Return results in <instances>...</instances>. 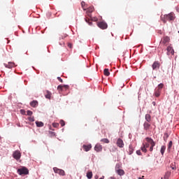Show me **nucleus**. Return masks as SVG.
<instances>
[{"mask_svg": "<svg viewBox=\"0 0 179 179\" xmlns=\"http://www.w3.org/2000/svg\"><path fill=\"white\" fill-rule=\"evenodd\" d=\"M4 65L7 69H12L15 66V63L13 62H8V64H5Z\"/></svg>", "mask_w": 179, "mask_h": 179, "instance_id": "nucleus-16", "label": "nucleus"}, {"mask_svg": "<svg viewBox=\"0 0 179 179\" xmlns=\"http://www.w3.org/2000/svg\"><path fill=\"white\" fill-rule=\"evenodd\" d=\"M171 167L172 168L173 170H176V166L173 165V164L171 165Z\"/></svg>", "mask_w": 179, "mask_h": 179, "instance_id": "nucleus-44", "label": "nucleus"}, {"mask_svg": "<svg viewBox=\"0 0 179 179\" xmlns=\"http://www.w3.org/2000/svg\"><path fill=\"white\" fill-rule=\"evenodd\" d=\"M117 145L120 148H124V141H122V138H117Z\"/></svg>", "mask_w": 179, "mask_h": 179, "instance_id": "nucleus-14", "label": "nucleus"}, {"mask_svg": "<svg viewBox=\"0 0 179 179\" xmlns=\"http://www.w3.org/2000/svg\"><path fill=\"white\" fill-rule=\"evenodd\" d=\"M164 85L162 84V83L158 85V89L159 90L160 93L162 92V88L164 87Z\"/></svg>", "mask_w": 179, "mask_h": 179, "instance_id": "nucleus-32", "label": "nucleus"}, {"mask_svg": "<svg viewBox=\"0 0 179 179\" xmlns=\"http://www.w3.org/2000/svg\"><path fill=\"white\" fill-rule=\"evenodd\" d=\"M17 173L22 176V174H29V171L26 167H22L20 169H17Z\"/></svg>", "mask_w": 179, "mask_h": 179, "instance_id": "nucleus-4", "label": "nucleus"}, {"mask_svg": "<svg viewBox=\"0 0 179 179\" xmlns=\"http://www.w3.org/2000/svg\"><path fill=\"white\" fill-rule=\"evenodd\" d=\"M52 126L54 127H59V123H52Z\"/></svg>", "mask_w": 179, "mask_h": 179, "instance_id": "nucleus-40", "label": "nucleus"}, {"mask_svg": "<svg viewBox=\"0 0 179 179\" xmlns=\"http://www.w3.org/2000/svg\"><path fill=\"white\" fill-rule=\"evenodd\" d=\"M116 172L119 176H124V174H125V172L122 169H118Z\"/></svg>", "mask_w": 179, "mask_h": 179, "instance_id": "nucleus-26", "label": "nucleus"}, {"mask_svg": "<svg viewBox=\"0 0 179 179\" xmlns=\"http://www.w3.org/2000/svg\"><path fill=\"white\" fill-rule=\"evenodd\" d=\"M69 85H59L58 87H57V90L59 91H63L64 89H65V90H66V89H69Z\"/></svg>", "mask_w": 179, "mask_h": 179, "instance_id": "nucleus-11", "label": "nucleus"}, {"mask_svg": "<svg viewBox=\"0 0 179 179\" xmlns=\"http://www.w3.org/2000/svg\"><path fill=\"white\" fill-rule=\"evenodd\" d=\"M38 105V101H32L30 102V106H31V107L35 108V107H36Z\"/></svg>", "mask_w": 179, "mask_h": 179, "instance_id": "nucleus-20", "label": "nucleus"}, {"mask_svg": "<svg viewBox=\"0 0 179 179\" xmlns=\"http://www.w3.org/2000/svg\"><path fill=\"white\" fill-rule=\"evenodd\" d=\"M109 179H115V178L111 177V178H110Z\"/></svg>", "mask_w": 179, "mask_h": 179, "instance_id": "nucleus-48", "label": "nucleus"}, {"mask_svg": "<svg viewBox=\"0 0 179 179\" xmlns=\"http://www.w3.org/2000/svg\"><path fill=\"white\" fill-rule=\"evenodd\" d=\"M99 179H104L103 178H100Z\"/></svg>", "mask_w": 179, "mask_h": 179, "instance_id": "nucleus-49", "label": "nucleus"}, {"mask_svg": "<svg viewBox=\"0 0 179 179\" xmlns=\"http://www.w3.org/2000/svg\"><path fill=\"white\" fill-rule=\"evenodd\" d=\"M94 178H95V179H98L99 178L98 175H95Z\"/></svg>", "mask_w": 179, "mask_h": 179, "instance_id": "nucleus-46", "label": "nucleus"}, {"mask_svg": "<svg viewBox=\"0 0 179 179\" xmlns=\"http://www.w3.org/2000/svg\"><path fill=\"white\" fill-rule=\"evenodd\" d=\"M161 20L166 24V22H167V20H169V22H171L174 20H176V16L175 15V14L173 12H171V13L169 14H165L164 15H161Z\"/></svg>", "mask_w": 179, "mask_h": 179, "instance_id": "nucleus-1", "label": "nucleus"}, {"mask_svg": "<svg viewBox=\"0 0 179 179\" xmlns=\"http://www.w3.org/2000/svg\"><path fill=\"white\" fill-rule=\"evenodd\" d=\"M166 148V145H163L162 146L161 149H160V152H161V154H162V156H164V155Z\"/></svg>", "mask_w": 179, "mask_h": 179, "instance_id": "nucleus-21", "label": "nucleus"}, {"mask_svg": "<svg viewBox=\"0 0 179 179\" xmlns=\"http://www.w3.org/2000/svg\"><path fill=\"white\" fill-rule=\"evenodd\" d=\"M28 120H29V121H31V122L35 121L34 117H31V116L28 117Z\"/></svg>", "mask_w": 179, "mask_h": 179, "instance_id": "nucleus-34", "label": "nucleus"}, {"mask_svg": "<svg viewBox=\"0 0 179 179\" xmlns=\"http://www.w3.org/2000/svg\"><path fill=\"white\" fill-rule=\"evenodd\" d=\"M170 37H169V36H164L161 39L160 44L166 47L167 44L170 43Z\"/></svg>", "mask_w": 179, "mask_h": 179, "instance_id": "nucleus-3", "label": "nucleus"}, {"mask_svg": "<svg viewBox=\"0 0 179 179\" xmlns=\"http://www.w3.org/2000/svg\"><path fill=\"white\" fill-rule=\"evenodd\" d=\"M14 159H15V160H19L21 157V153H20V151L19 150H16L13 152V155Z\"/></svg>", "mask_w": 179, "mask_h": 179, "instance_id": "nucleus-8", "label": "nucleus"}, {"mask_svg": "<svg viewBox=\"0 0 179 179\" xmlns=\"http://www.w3.org/2000/svg\"><path fill=\"white\" fill-rule=\"evenodd\" d=\"M145 141L150 144V152H153L154 148L156 145V143L154 141L153 138L147 137L145 138Z\"/></svg>", "mask_w": 179, "mask_h": 179, "instance_id": "nucleus-2", "label": "nucleus"}, {"mask_svg": "<svg viewBox=\"0 0 179 179\" xmlns=\"http://www.w3.org/2000/svg\"><path fill=\"white\" fill-rule=\"evenodd\" d=\"M145 119L147 122L150 124L152 121V116L150 114H145Z\"/></svg>", "mask_w": 179, "mask_h": 179, "instance_id": "nucleus-17", "label": "nucleus"}, {"mask_svg": "<svg viewBox=\"0 0 179 179\" xmlns=\"http://www.w3.org/2000/svg\"><path fill=\"white\" fill-rule=\"evenodd\" d=\"M152 67L153 71H156V70L159 69L160 68L159 62H158V61L154 62Z\"/></svg>", "mask_w": 179, "mask_h": 179, "instance_id": "nucleus-10", "label": "nucleus"}, {"mask_svg": "<svg viewBox=\"0 0 179 179\" xmlns=\"http://www.w3.org/2000/svg\"><path fill=\"white\" fill-rule=\"evenodd\" d=\"M53 170H54V172H55V173H58L59 174V176H65L64 170L59 169V168L57 167H54Z\"/></svg>", "mask_w": 179, "mask_h": 179, "instance_id": "nucleus-5", "label": "nucleus"}, {"mask_svg": "<svg viewBox=\"0 0 179 179\" xmlns=\"http://www.w3.org/2000/svg\"><path fill=\"white\" fill-rule=\"evenodd\" d=\"M178 33H179V31H178Z\"/></svg>", "mask_w": 179, "mask_h": 179, "instance_id": "nucleus-51", "label": "nucleus"}, {"mask_svg": "<svg viewBox=\"0 0 179 179\" xmlns=\"http://www.w3.org/2000/svg\"><path fill=\"white\" fill-rule=\"evenodd\" d=\"M171 176V171H167V172L165 173L164 178V179H169Z\"/></svg>", "mask_w": 179, "mask_h": 179, "instance_id": "nucleus-22", "label": "nucleus"}, {"mask_svg": "<svg viewBox=\"0 0 179 179\" xmlns=\"http://www.w3.org/2000/svg\"><path fill=\"white\" fill-rule=\"evenodd\" d=\"M101 141L103 142L104 143H110L108 138H101Z\"/></svg>", "mask_w": 179, "mask_h": 179, "instance_id": "nucleus-31", "label": "nucleus"}, {"mask_svg": "<svg viewBox=\"0 0 179 179\" xmlns=\"http://www.w3.org/2000/svg\"><path fill=\"white\" fill-rule=\"evenodd\" d=\"M27 115L31 116L32 114H33V112H32V110H27Z\"/></svg>", "mask_w": 179, "mask_h": 179, "instance_id": "nucleus-36", "label": "nucleus"}, {"mask_svg": "<svg viewBox=\"0 0 179 179\" xmlns=\"http://www.w3.org/2000/svg\"><path fill=\"white\" fill-rule=\"evenodd\" d=\"M145 149L148 148L149 146L150 145V143H149L148 141L146 143H145Z\"/></svg>", "mask_w": 179, "mask_h": 179, "instance_id": "nucleus-39", "label": "nucleus"}, {"mask_svg": "<svg viewBox=\"0 0 179 179\" xmlns=\"http://www.w3.org/2000/svg\"><path fill=\"white\" fill-rule=\"evenodd\" d=\"M168 138H169V134H167V133H166V134H164V141L166 142Z\"/></svg>", "mask_w": 179, "mask_h": 179, "instance_id": "nucleus-33", "label": "nucleus"}, {"mask_svg": "<svg viewBox=\"0 0 179 179\" xmlns=\"http://www.w3.org/2000/svg\"><path fill=\"white\" fill-rule=\"evenodd\" d=\"M173 145V142L170 141L168 145V152H171V148Z\"/></svg>", "mask_w": 179, "mask_h": 179, "instance_id": "nucleus-28", "label": "nucleus"}, {"mask_svg": "<svg viewBox=\"0 0 179 179\" xmlns=\"http://www.w3.org/2000/svg\"><path fill=\"white\" fill-rule=\"evenodd\" d=\"M151 127H152V125L150 124V123H149L146 121L143 124V127H144L145 131H149V129H150Z\"/></svg>", "mask_w": 179, "mask_h": 179, "instance_id": "nucleus-12", "label": "nucleus"}, {"mask_svg": "<svg viewBox=\"0 0 179 179\" xmlns=\"http://www.w3.org/2000/svg\"><path fill=\"white\" fill-rule=\"evenodd\" d=\"M134 151V148L132 145H129V155H132Z\"/></svg>", "mask_w": 179, "mask_h": 179, "instance_id": "nucleus-24", "label": "nucleus"}, {"mask_svg": "<svg viewBox=\"0 0 179 179\" xmlns=\"http://www.w3.org/2000/svg\"><path fill=\"white\" fill-rule=\"evenodd\" d=\"M141 150L143 152H145V153H146L148 152V149H146L145 143H143V144L141 147Z\"/></svg>", "mask_w": 179, "mask_h": 179, "instance_id": "nucleus-19", "label": "nucleus"}, {"mask_svg": "<svg viewBox=\"0 0 179 179\" xmlns=\"http://www.w3.org/2000/svg\"><path fill=\"white\" fill-rule=\"evenodd\" d=\"M161 179H163V178H162Z\"/></svg>", "mask_w": 179, "mask_h": 179, "instance_id": "nucleus-50", "label": "nucleus"}, {"mask_svg": "<svg viewBox=\"0 0 179 179\" xmlns=\"http://www.w3.org/2000/svg\"><path fill=\"white\" fill-rule=\"evenodd\" d=\"M103 73L106 77H108V76H110V71L108 69H105Z\"/></svg>", "mask_w": 179, "mask_h": 179, "instance_id": "nucleus-27", "label": "nucleus"}, {"mask_svg": "<svg viewBox=\"0 0 179 179\" xmlns=\"http://www.w3.org/2000/svg\"><path fill=\"white\" fill-rule=\"evenodd\" d=\"M166 50V54L168 55V56H170V55H174V50L173 48V46H171V44H170V45L167 47Z\"/></svg>", "mask_w": 179, "mask_h": 179, "instance_id": "nucleus-7", "label": "nucleus"}, {"mask_svg": "<svg viewBox=\"0 0 179 179\" xmlns=\"http://www.w3.org/2000/svg\"><path fill=\"white\" fill-rule=\"evenodd\" d=\"M68 36L67 34H63L61 36L62 39L66 38Z\"/></svg>", "mask_w": 179, "mask_h": 179, "instance_id": "nucleus-38", "label": "nucleus"}, {"mask_svg": "<svg viewBox=\"0 0 179 179\" xmlns=\"http://www.w3.org/2000/svg\"><path fill=\"white\" fill-rule=\"evenodd\" d=\"M85 22H88L90 26H92V22H91L90 20H87V18H85Z\"/></svg>", "mask_w": 179, "mask_h": 179, "instance_id": "nucleus-35", "label": "nucleus"}, {"mask_svg": "<svg viewBox=\"0 0 179 179\" xmlns=\"http://www.w3.org/2000/svg\"><path fill=\"white\" fill-rule=\"evenodd\" d=\"M90 20H94V22H97L98 18H97V17H94V18H92V17H91Z\"/></svg>", "mask_w": 179, "mask_h": 179, "instance_id": "nucleus-42", "label": "nucleus"}, {"mask_svg": "<svg viewBox=\"0 0 179 179\" xmlns=\"http://www.w3.org/2000/svg\"><path fill=\"white\" fill-rule=\"evenodd\" d=\"M136 154H137L138 156H141V155H142L141 150H137V151H136Z\"/></svg>", "mask_w": 179, "mask_h": 179, "instance_id": "nucleus-43", "label": "nucleus"}, {"mask_svg": "<svg viewBox=\"0 0 179 179\" xmlns=\"http://www.w3.org/2000/svg\"><path fill=\"white\" fill-rule=\"evenodd\" d=\"M51 95H52V93L50 91L47 90L46 91V94L45 95V97L46 99H51Z\"/></svg>", "mask_w": 179, "mask_h": 179, "instance_id": "nucleus-25", "label": "nucleus"}, {"mask_svg": "<svg viewBox=\"0 0 179 179\" xmlns=\"http://www.w3.org/2000/svg\"><path fill=\"white\" fill-rule=\"evenodd\" d=\"M94 11V7H93L92 6H91L90 7H89L87 10V15L92 18V13Z\"/></svg>", "mask_w": 179, "mask_h": 179, "instance_id": "nucleus-9", "label": "nucleus"}, {"mask_svg": "<svg viewBox=\"0 0 179 179\" xmlns=\"http://www.w3.org/2000/svg\"><path fill=\"white\" fill-rule=\"evenodd\" d=\"M138 179H145L144 176H142V178H138Z\"/></svg>", "mask_w": 179, "mask_h": 179, "instance_id": "nucleus-47", "label": "nucleus"}, {"mask_svg": "<svg viewBox=\"0 0 179 179\" xmlns=\"http://www.w3.org/2000/svg\"><path fill=\"white\" fill-rule=\"evenodd\" d=\"M81 6H82L83 10H87V7H85V1H81Z\"/></svg>", "mask_w": 179, "mask_h": 179, "instance_id": "nucleus-30", "label": "nucleus"}, {"mask_svg": "<svg viewBox=\"0 0 179 179\" xmlns=\"http://www.w3.org/2000/svg\"><path fill=\"white\" fill-rule=\"evenodd\" d=\"M94 150L96 152H101L103 150V146L101 144H96L95 145Z\"/></svg>", "mask_w": 179, "mask_h": 179, "instance_id": "nucleus-15", "label": "nucleus"}, {"mask_svg": "<svg viewBox=\"0 0 179 179\" xmlns=\"http://www.w3.org/2000/svg\"><path fill=\"white\" fill-rule=\"evenodd\" d=\"M92 148V146L91 144L83 145V148L85 150V152H90Z\"/></svg>", "mask_w": 179, "mask_h": 179, "instance_id": "nucleus-13", "label": "nucleus"}, {"mask_svg": "<svg viewBox=\"0 0 179 179\" xmlns=\"http://www.w3.org/2000/svg\"><path fill=\"white\" fill-rule=\"evenodd\" d=\"M97 26L103 30L108 28V24H106V22H98Z\"/></svg>", "mask_w": 179, "mask_h": 179, "instance_id": "nucleus-6", "label": "nucleus"}, {"mask_svg": "<svg viewBox=\"0 0 179 179\" xmlns=\"http://www.w3.org/2000/svg\"><path fill=\"white\" fill-rule=\"evenodd\" d=\"M59 124H61L62 127H64L65 125V121L64 120H60Z\"/></svg>", "mask_w": 179, "mask_h": 179, "instance_id": "nucleus-37", "label": "nucleus"}, {"mask_svg": "<svg viewBox=\"0 0 179 179\" xmlns=\"http://www.w3.org/2000/svg\"><path fill=\"white\" fill-rule=\"evenodd\" d=\"M92 171H90V172H87V178H89V179H91L92 178Z\"/></svg>", "mask_w": 179, "mask_h": 179, "instance_id": "nucleus-29", "label": "nucleus"}, {"mask_svg": "<svg viewBox=\"0 0 179 179\" xmlns=\"http://www.w3.org/2000/svg\"><path fill=\"white\" fill-rule=\"evenodd\" d=\"M160 94H161V91H160L159 88L157 87V88H156L155 90V96L156 97H159V96H160Z\"/></svg>", "mask_w": 179, "mask_h": 179, "instance_id": "nucleus-18", "label": "nucleus"}, {"mask_svg": "<svg viewBox=\"0 0 179 179\" xmlns=\"http://www.w3.org/2000/svg\"><path fill=\"white\" fill-rule=\"evenodd\" d=\"M36 127H44V123L41 122V121H36Z\"/></svg>", "mask_w": 179, "mask_h": 179, "instance_id": "nucleus-23", "label": "nucleus"}, {"mask_svg": "<svg viewBox=\"0 0 179 179\" xmlns=\"http://www.w3.org/2000/svg\"><path fill=\"white\" fill-rule=\"evenodd\" d=\"M68 47L72 48L73 45L72 43H68Z\"/></svg>", "mask_w": 179, "mask_h": 179, "instance_id": "nucleus-45", "label": "nucleus"}, {"mask_svg": "<svg viewBox=\"0 0 179 179\" xmlns=\"http://www.w3.org/2000/svg\"><path fill=\"white\" fill-rule=\"evenodd\" d=\"M57 80H59V82H61V83H63V82H64L63 80H62V78H61L60 76H58V77H57Z\"/></svg>", "mask_w": 179, "mask_h": 179, "instance_id": "nucleus-41", "label": "nucleus"}]
</instances>
